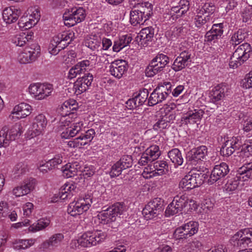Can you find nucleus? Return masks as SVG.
<instances>
[{
    "label": "nucleus",
    "mask_w": 252,
    "mask_h": 252,
    "mask_svg": "<svg viewBox=\"0 0 252 252\" xmlns=\"http://www.w3.org/2000/svg\"><path fill=\"white\" fill-rule=\"evenodd\" d=\"M106 236V234L100 230H94L85 232L81 236L84 248H90L102 242Z\"/></svg>",
    "instance_id": "obj_13"
},
{
    "label": "nucleus",
    "mask_w": 252,
    "mask_h": 252,
    "mask_svg": "<svg viewBox=\"0 0 252 252\" xmlns=\"http://www.w3.org/2000/svg\"><path fill=\"white\" fill-rule=\"evenodd\" d=\"M80 166L77 162L68 163L62 167V171L63 175L66 178H71L81 172Z\"/></svg>",
    "instance_id": "obj_34"
},
{
    "label": "nucleus",
    "mask_w": 252,
    "mask_h": 252,
    "mask_svg": "<svg viewBox=\"0 0 252 252\" xmlns=\"http://www.w3.org/2000/svg\"><path fill=\"white\" fill-rule=\"evenodd\" d=\"M242 142L239 136L233 137L223 144L220 149V153L223 156H231L234 151L241 147Z\"/></svg>",
    "instance_id": "obj_24"
},
{
    "label": "nucleus",
    "mask_w": 252,
    "mask_h": 252,
    "mask_svg": "<svg viewBox=\"0 0 252 252\" xmlns=\"http://www.w3.org/2000/svg\"><path fill=\"white\" fill-rule=\"evenodd\" d=\"M40 53V46L36 44L27 47L20 53L18 57L20 63L26 64L32 63L39 56Z\"/></svg>",
    "instance_id": "obj_15"
},
{
    "label": "nucleus",
    "mask_w": 252,
    "mask_h": 252,
    "mask_svg": "<svg viewBox=\"0 0 252 252\" xmlns=\"http://www.w3.org/2000/svg\"><path fill=\"white\" fill-rule=\"evenodd\" d=\"M154 170L150 171L148 169H145L142 175L145 179L152 178L156 175H162L166 174L168 171V165L166 161L159 160L154 163Z\"/></svg>",
    "instance_id": "obj_21"
},
{
    "label": "nucleus",
    "mask_w": 252,
    "mask_h": 252,
    "mask_svg": "<svg viewBox=\"0 0 252 252\" xmlns=\"http://www.w3.org/2000/svg\"><path fill=\"white\" fill-rule=\"evenodd\" d=\"M248 6L243 11L242 16L244 22H247L252 18V0H246Z\"/></svg>",
    "instance_id": "obj_55"
},
{
    "label": "nucleus",
    "mask_w": 252,
    "mask_h": 252,
    "mask_svg": "<svg viewBox=\"0 0 252 252\" xmlns=\"http://www.w3.org/2000/svg\"><path fill=\"white\" fill-rule=\"evenodd\" d=\"M20 14V10L14 6H10L3 10L2 18L6 24H10L17 21Z\"/></svg>",
    "instance_id": "obj_28"
},
{
    "label": "nucleus",
    "mask_w": 252,
    "mask_h": 252,
    "mask_svg": "<svg viewBox=\"0 0 252 252\" xmlns=\"http://www.w3.org/2000/svg\"><path fill=\"white\" fill-rule=\"evenodd\" d=\"M29 92L36 100L46 99L52 94L53 86L48 83H32L29 87Z\"/></svg>",
    "instance_id": "obj_9"
},
{
    "label": "nucleus",
    "mask_w": 252,
    "mask_h": 252,
    "mask_svg": "<svg viewBox=\"0 0 252 252\" xmlns=\"http://www.w3.org/2000/svg\"><path fill=\"white\" fill-rule=\"evenodd\" d=\"M149 94L148 90L146 89L140 90L137 94L135 95V98L138 101V104L142 105L147 99Z\"/></svg>",
    "instance_id": "obj_57"
},
{
    "label": "nucleus",
    "mask_w": 252,
    "mask_h": 252,
    "mask_svg": "<svg viewBox=\"0 0 252 252\" xmlns=\"http://www.w3.org/2000/svg\"><path fill=\"white\" fill-rule=\"evenodd\" d=\"M237 174L238 175V179L243 182L252 179V162L244 164L239 168Z\"/></svg>",
    "instance_id": "obj_35"
},
{
    "label": "nucleus",
    "mask_w": 252,
    "mask_h": 252,
    "mask_svg": "<svg viewBox=\"0 0 252 252\" xmlns=\"http://www.w3.org/2000/svg\"><path fill=\"white\" fill-rule=\"evenodd\" d=\"M23 132L22 126L18 123L3 126L0 130V148L8 147L12 141L20 137Z\"/></svg>",
    "instance_id": "obj_2"
},
{
    "label": "nucleus",
    "mask_w": 252,
    "mask_h": 252,
    "mask_svg": "<svg viewBox=\"0 0 252 252\" xmlns=\"http://www.w3.org/2000/svg\"><path fill=\"white\" fill-rule=\"evenodd\" d=\"M215 6L212 3H205L200 8L196 10L194 23L198 28L203 27L206 30L213 22Z\"/></svg>",
    "instance_id": "obj_1"
},
{
    "label": "nucleus",
    "mask_w": 252,
    "mask_h": 252,
    "mask_svg": "<svg viewBox=\"0 0 252 252\" xmlns=\"http://www.w3.org/2000/svg\"><path fill=\"white\" fill-rule=\"evenodd\" d=\"M118 162L124 169H126L132 166V159L131 156L125 155L123 156Z\"/></svg>",
    "instance_id": "obj_59"
},
{
    "label": "nucleus",
    "mask_w": 252,
    "mask_h": 252,
    "mask_svg": "<svg viewBox=\"0 0 252 252\" xmlns=\"http://www.w3.org/2000/svg\"><path fill=\"white\" fill-rule=\"evenodd\" d=\"M241 86L246 89L252 88V70L247 74L242 80Z\"/></svg>",
    "instance_id": "obj_61"
},
{
    "label": "nucleus",
    "mask_w": 252,
    "mask_h": 252,
    "mask_svg": "<svg viewBox=\"0 0 252 252\" xmlns=\"http://www.w3.org/2000/svg\"><path fill=\"white\" fill-rule=\"evenodd\" d=\"M169 126V118L165 115L160 118L153 126V128L156 131H160L166 128Z\"/></svg>",
    "instance_id": "obj_52"
},
{
    "label": "nucleus",
    "mask_w": 252,
    "mask_h": 252,
    "mask_svg": "<svg viewBox=\"0 0 252 252\" xmlns=\"http://www.w3.org/2000/svg\"><path fill=\"white\" fill-rule=\"evenodd\" d=\"M241 179H238V175L232 179L229 180L224 186V189L227 192H232L238 188L240 181Z\"/></svg>",
    "instance_id": "obj_51"
},
{
    "label": "nucleus",
    "mask_w": 252,
    "mask_h": 252,
    "mask_svg": "<svg viewBox=\"0 0 252 252\" xmlns=\"http://www.w3.org/2000/svg\"><path fill=\"white\" fill-rule=\"evenodd\" d=\"M201 243L197 240H194L189 243L184 248L182 252H199L202 249Z\"/></svg>",
    "instance_id": "obj_46"
},
{
    "label": "nucleus",
    "mask_w": 252,
    "mask_h": 252,
    "mask_svg": "<svg viewBox=\"0 0 252 252\" xmlns=\"http://www.w3.org/2000/svg\"><path fill=\"white\" fill-rule=\"evenodd\" d=\"M162 203L159 198H155L150 201L143 209L142 214L147 220L157 217L162 211Z\"/></svg>",
    "instance_id": "obj_14"
},
{
    "label": "nucleus",
    "mask_w": 252,
    "mask_h": 252,
    "mask_svg": "<svg viewBox=\"0 0 252 252\" xmlns=\"http://www.w3.org/2000/svg\"><path fill=\"white\" fill-rule=\"evenodd\" d=\"M36 242L35 239H18L14 240L13 243V248L15 250H25L33 246Z\"/></svg>",
    "instance_id": "obj_38"
},
{
    "label": "nucleus",
    "mask_w": 252,
    "mask_h": 252,
    "mask_svg": "<svg viewBox=\"0 0 252 252\" xmlns=\"http://www.w3.org/2000/svg\"><path fill=\"white\" fill-rule=\"evenodd\" d=\"M95 135L94 130L91 128L80 136L68 142V145L71 148H82L86 146L90 145Z\"/></svg>",
    "instance_id": "obj_17"
},
{
    "label": "nucleus",
    "mask_w": 252,
    "mask_h": 252,
    "mask_svg": "<svg viewBox=\"0 0 252 252\" xmlns=\"http://www.w3.org/2000/svg\"><path fill=\"white\" fill-rule=\"evenodd\" d=\"M23 215L25 217H30L33 210V204L31 202H27L22 207Z\"/></svg>",
    "instance_id": "obj_64"
},
{
    "label": "nucleus",
    "mask_w": 252,
    "mask_h": 252,
    "mask_svg": "<svg viewBox=\"0 0 252 252\" xmlns=\"http://www.w3.org/2000/svg\"><path fill=\"white\" fill-rule=\"evenodd\" d=\"M123 170L124 169L117 161L112 166L109 175L111 178L117 177L121 174Z\"/></svg>",
    "instance_id": "obj_60"
},
{
    "label": "nucleus",
    "mask_w": 252,
    "mask_h": 252,
    "mask_svg": "<svg viewBox=\"0 0 252 252\" xmlns=\"http://www.w3.org/2000/svg\"><path fill=\"white\" fill-rule=\"evenodd\" d=\"M147 20L146 18L142 14V13H141L138 9L132 10L130 12V22L133 26H136L138 24L142 25Z\"/></svg>",
    "instance_id": "obj_40"
},
{
    "label": "nucleus",
    "mask_w": 252,
    "mask_h": 252,
    "mask_svg": "<svg viewBox=\"0 0 252 252\" xmlns=\"http://www.w3.org/2000/svg\"><path fill=\"white\" fill-rule=\"evenodd\" d=\"M76 113H70L68 115H61V116L57 118L58 122L56 123V130L60 131L65 130L67 127H69L70 125L73 122L74 118H76Z\"/></svg>",
    "instance_id": "obj_30"
},
{
    "label": "nucleus",
    "mask_w": 252,
    "mask_h": 252,
    "mask_svg": "<svg viewBox=\"0 0 252 252\" xmlns=\"http://www.w3.org/2000/svg\"><path fill=\"white\" fill-rule=\"evenodd\" d=\"M101 39L95 36L90 37L85 41V45L93 51H98L101 48Z\"/></svg>",
    "instance_id": "obj_45"
},
{
    "label": "nucleus",
    "mask_w": 252,
    "mask_h": 252,
    "mask_svg": "<svg viewBox=\"0 0 252 252\" xmlns=\"http://www.w3.org/2000/svg\"><path fill=\"white\" fill-rule=\"evenodd\" d=\"M206 174L195 169L192 170L179 182V187L183 191L193 189L202 185Z\"/></svg>",
    "instance_id": "obj_4"
},
{
    "label": "nucleus",
    "mask_w": 252,
    "mask_h": 252,
    "mask_svg": "<svg viewBox=\"0 0 252 252\" xmlns=\"http://www.w3.org/2000/svg\"><path fill=\"white\" fill-rule=\"evenodd\" d=\"M153 63L162 70L169 62V59L166 55L160 53L158 54L152 61Z\"/></svg>",
    "instance_id": "obj_44"
},
{
    "label": "nucleus",
    "mask_w": 252,
    "mask_h": 252,
    "mask_svg": "<svg viewBox=\"0 0 252 252\" xmlns=\"http://www.w3.org/2000/svg\"><path fill=\"white\" fill-rule=\"evenodd\" d=\"M160 70H161L159 69L158 67H157L155 64L153 63L152 62H151L149 65L145 69V74L146 76L151 77L154 76Z\"/></svg>",
    "instance_id": "obj_58"
},
{
    "label": "nucleus",
    "mask_w": 252,
    "mask_h": 252,
    "mask_svg": "<svg viewBox=\"0 0 252 252\" xmlns=\"http://www.w3.org/2000/svg\"><path fill=\"white\" fill-rule=\"evenodd\" d=\"M180 49L181 52L174 60L172 66V68L175 71L181 70L191 62V53L188 50L182 49V47Z\"/></svg>",
    "instance_id": "obj_26"
},
{
    "label": "nucleus",
    "mask_w": 252,
    "mask_h": 252,
    "mask_svg": "<svg viewBox=\"0 0 252 252\" xmlns=\"http://www.w3.org/2000/svg\"><path fill=\"white\" fill-rule=\"evenodd\" d=\"M35 180L30 178L25 180L20 185L14 187L11 193L16 197H20L30 193L34 188Z\"/></svg>",
    "instance_id": "obj_19"
},
{
    "label": "nucleus",
    "mask_w": 252,
    "mask_h": 252,
    "mask_svg": "<svg viewBox=\"0 0 252 252\" xmlns=\"http://www.w3.org/2000/svg\"><path fill=\"white\" fill-rule=\"evenodd\" d=\"M207 148L205 146H201L192 152L190 159L195 162L203 160L207 155Z\"/></svg>",
    "instance_id": "obj_41"
},
{
    "label": "nucleus",
    "mask_w": 252,
    "mask_h": 252,
    "mask_svg": "<svg viewBox=\"0 0 252 252\" xmlns=\"http://www.w3.org/2000/svg\"><path fill=\"white\" fill-rule=\"evenodd\" d=\"M171 87L169 82L161 83L151 94L148 99L149 105L153 106L165 100L171 92Z\"/></svg>",
    "instance_id": "obj_7"
},
{
    "label": "nucleus",
    "mask_w": 252,
    "mask_h": 252,
    "mask_svg": "<svg viewBox=\"0 0 252 252\" xmlns=\"http://www.w3.org/2000/svg\"><path fill=\"white\" fill-rule=\"evenodd\" d=\"M50 166L53 169L56 168L58 165L63 162V157L61 154L56 155L53 158L48 161Z\"/></svg>",
    "instance_id": "obj_63"
},
{
    "label": "nucleus",
    "mask_w": 252,
    "mask_h": 252,
    "mask_svg": "<svg viewBox=\"0 0 252 252\" xmlns=\"http://www.w3.org/2000/svg\"><path fill=\"white\" fill-rule=\"evenodd\" d=\"M153 5L149 2H145L140 4L138 10L148 20L153 15Z\"/></svg>",
    "instance_id": "obj_47"
},
{
    "label": "nucleus",
    "mask_w": 252,
    "mask_h": 252,
    "mask_svg": "<svg viewBox=\"0 0 252 252\" xmlns=\"http://www.w3.org/2000/svg\"><path fill=\"white\" fill-rule=\"evenodd\" d=\"M187 196L184 194L177 195L167 206L165 210L166 216H172L181 212L188 206Z\"/></svg>",
    "instance_id": "obj_16"
},
{
    "label": "nucleus",
    "mask_w": 252,
    "mask_h": 252,
    "mask_svg": "<svg viewBox=\"0 0 252 252\" xmlns=\"http://www.w3.org/2000/svg\"><path fill=\"white\" fill-rule=\"evenodd\" d=\"M92 200L90 196L86 195L84 198L70 203L67 208L68 213L73 217L82 214L90 208Z\"/></svg>",
    "instance_id": "obj_11"
},
{
    "label": "nucleus",
    "mask_w": 252,
    "mask_h": 252,
    "mask_svg": "<svg viewBox=\"0 0 252 252\" xmlns=\"http://www.w3.org/2000/svg\"><path fill=\"white\" fill-rule=\"evenodd\" d=\"M74 36V33L69 31H64L54 36L48 47L50 54L54 56L57 55L69 44Z\"/></svg>",
    "instance_id": "obj_3"
},
{
    "label": "nucleus",
    "mask_w": 252,
    "mask_h": 252,
    "mask_svg": "<svg viewBox=\"0 0 252 252\" xmlns=\"http://www.w3.org/2000/svg\"><path fill=\"white\" fill-rule=\"evenodd\" d=\"M86 17L85 9L82 7H74L66 9L63 15L64 25L72 27L83 21Z\"/></svg>",
    "instance_id": "obj_8"
},
{
    "label": "nucleus",
    "mask_w": 252,
    "mask_h": 252,
    "mask_svg": "<svg viewBox=\"0 0 252 252\" xmlns=\"http://www.w3.org/2000/svg\"><path fill=\"white\" fill-rule=\"evenodd\" d=\"M245 33L239 30L232 35L230 41L232 45H237L245 39Z\"/></svg>",
    "instance_id": "obj_56"
},
{
    "label": "nucleus",
    "mask_w": 252,
    "mask_h": 252,
    "mask_svg": "<svg viewBox=\"0 0 252 252\" xmlns=\"http://www.w3.org/2000/svg\"><path fill=\"white\" fill-rule=\"evenodd\" d=\"M93 80V76L90 73L78 78L74 83L73 89L74 93L78 95L86 92L91 85Z\"/></svg>",
    "instance_id": "obj_23"
},
{
    "label": "nucleus",
    "mask_w": 252,
    "mask_h": 252,
    "mask_svg": "<svg viewBox=\"0 0 252 252\" xmlns=\"http://www.w3.org/2000/svg\"><path fill=\"white\" fill-rule=\"evenodd\" d=\"M152 161L157 159L160 155L159 147L157 145H152L148 148L144 152Z\"/></svg>",
    "instance_id": "obj_50"
},
{
    "label": "nucleus",
    "mask_w": 252,
    "mask_h": 252,
    "mask_svg": "<svg viewBox=\"0 0 252 252\" xmlns=\"http://www.w3.org/2000/svg\"><path fill=\"white\" fill-rule=\"evenodd\" d=\"M72 121L73 122L70 125L69 127H66L65 130L61 133V136L62 138L68 139L75 136L83 127V122L78 118L77 115L76 118H74Z\"/></svg>",
    "instance_id": "obj_25"
},
{
    "label": "nucleus",
    "mask_w": 252,
    "mask_h": 252,
    "mask_svg": "<svg viewBox=\"0 0 252 252\" xmlns=\"http://www.w3.org/2000/svg\"><path fill=\"white\" fill-rule=\"evenodd\" d=\"M97 59V56L95 55L92 56L88 60H84L83 61L78 62L77 64L80 69L82 73H84L85 71L88 69L90 67H93L95 64L96 61Z\"/></svg>",
    "instance_id": "obj_43"
},
{
    "label": "nucleus",
    "mask_w": 252,
    "mask_h": 252,
    "mask_svg": "<svg viewBox=\"0 0 252 252\" xmlns=\"http://www.w3.org/2000/svg\"><path fill=\"white\" fill-rule=\"evenodd\" d=\"M174 237L176 239H186L189 236L187 232H185V230L183 226L176 229L173 234Z\"/></svg>",
    "instance_id": "obj_62"
},
{
    "label": "nucleus",
    "mask_w": 252,
    "mask_h": 252,
    "mask_svg": "<svg viewBox=\"0 0 252 252\" xmlns=\"http://www.w3.org/2000/svg\"><path fill=\"white\" fill-rule=\"evenodd\" d=\"M183 227L189 237L196 234L198 230V223L196 221H189L183 225Z\"/></svg>",
    "instance_id": "obj_49"
},
{
    "label": "nucleus",
    "mask_w": 252,
    "mask_h": 252,
    "mask_svg": "<svg viewBox=\"0 0 252 252\" xmlns=\"http://www.w3.org/2000/svg\"><path fill=\"white\" fill-rule=\"evenodd\" d=\"M26 12L32 20V22L34 23V25H35L40 17V11L38 8L36 7H31L28 9Z\"/></svg>",
    "instance_id": "obj_53"
},
{
    "label": "nucleus",
    "mask_w": 252,
    "mask_h": 252,
    "mask_svg": "<svg viewBox=\"0 0 252 252\" xmlns=\"http://www.w3.org/2000/svg\"><path fill=\"white\" fill-rule=\"evenodd\" d=\"M76 185L72 183H65L61 188L58 196L62 200L70 198L76 192Z\"/></svg>",
    "instance_id": "obj_32"
},
{
    "label": "nucleus",
    "mask_w": 252,
    "mask_h": 252,
    "mask_svg": "<svg viewBox=\"0 0 252 252\" xmlns=\"http://www.w3.org/2000/svg\"><path fill=\"white\" fill-rule=\"evenodd\" d=\"M252 48L250 44L244 43L237 47L230 58V67L235 68L240 66L250 57Z\"/></svg>",
    "instance_id": "obj_5"
},
{
    "label": "nucleus",
    "mask_w": 252,
    "mask_h": 252,
    "mask_svg": "<svg viewBox=\"0 0 252 252\" xmlns=\"http://www.w3.org/2000/svg\"><path fill=\"white\" fill-rule=\"evenodd\" d=\"M29 170L27 164L25 162L18 163L14 167L12 172L15 178H19Z\"/></svg>",
    "instance_id": "obj_48"
},
{
    "label": "nucleus",
    "mask_w": 252,
    "mask_h": 252,
    "mask_svg": "<svg viewBox=\"0 0 252 252\" xmlns=\"http://www.w3.org/2000/svg\"><path fill=\"white\" fill-rule=\"evenodd\" d=\"M227 89L223 84H220L214 87L210 91L209 97L214 102L221 100L225 96V91Z\"/></svg>",
    "instance_id": "obj_31"
},
{
    "label": "nucleus",
    "mask_w": 252,
    "mask_h": 252,
    "mask_svg": "<svg viewBox=\"0 0 252 252\" xmlns=\"http://www.w3.org/2000/svg\"><path fill=\"white\" fill-rule=\"evenodd\" d=\"M18 25L20 28L29 29L34 26V23L32 22V20L27 14V12H26L24 15L20 18L18 22Z\"/></svg>",
    "instance_id": "obj_54"
},
{
    "label": "nucleus",
    "mask_w": 252,
    "mask_h": 252,
    "mask_svg": "<svg viewBox=\"0 0 252 252\" xmlns=\"http://www.w3.org/2000/svg\"><path fill=\"white\" fill-rule=\"evenodd\" d=\"M47 124V119L42 114L35 117L34 121L25 134L27 139H31L41 134L44 130Z\"/></svg>",
    "instance_id": "obj_10"
},
{
    "label": "nucleus",
    "mask_w": 252,
    "mask_h": 252,
    "mask_svg": "<svg viewBox=\"0 0 252 252\" xmlns=\"http://www.w3.org/2000/svg\"><path fill=\"white\" fill-rule=\"evenodd\" d=\"M50 223V220L48 218H41L38 220L36 223L30 225L29 227V231L35 232L43 230L48 227Z\"/></svg>",
    "instance_id": "obj_42"
},
{
    "label": "nucleus",
    "mask_w": 252,
    "mask_h": 252,
    "mask_svg": "<svg viewBox=\"0 0 252 252\" xmlns=\"http://www.w3.org/2000/svg\"><path fill=\"white\" fill-rule=\"evenodd\" d=\"M132 40L130 34H125L120 36L114 41L112 47L113 51L115 52H119L125 47L128 46Z\"/></svg>",
    "instance_id": "obj_33"
},
{
    "label": "nucleus",
    "mask_w": 252,
    "mask_h": 252,
    "mask_svg": "<svg viewBox=\"0 0 252 252\" xmlns=\"http://www.w3.org/2000/svg\"><path fill=\"white\" fill-rule=\"evenodd\" d=\"M231 244L235 247L246 248L252 242V228L241 229L230 239Z\"/></svg>",
    "instance_id": "obj_12"
},
{
    "label": "nucleus",
    "mask_w": 252,
    "mask_h": 252,
    "mask_svg": "<svg viewBox=\"0 0 252 252\" xmlns=\"http://www.w3.org/2000/svg\"><path fill=\"white\" fill-rule=\"evenodd\" d=\"M154 35V30L152 27H147L143 29L137 35V40L141 44L145 45L148 42L152 41Z\"/></svg>",
    "instance_id": "obj_36"
},
{
    "label": "nucleus",
    "mask_w": 252,
    "mask_h": 252,
    "mask_svg": "<svg viewBox=\"0 0 252 252\" xmlns=\"http://www.w3.org/2000/svg\"><path fill=\"white\" fill-rule=\"evenodd\" d=\"M64 238L62 233L54 234L41 244V248L45 252L55 250L61 246Z\"/></svg>",
    "instance_id": "obj_20"
},
{
    "label": "nucleus",
    "mask_w": 252,
    "mask_h": 252,
    "mask_svg": "<svg viewBox=\"0 0 252 252\" xmlns=\"http://www.w3.org/2000/svg\"><path fill=\"white\" fill-rule=\"evenodd\" d=\"M229 171L228 166L224 162L215 165L210 175V182L213 183L224 177Z\"/></svg>",
    "instance_id": "obj_27"
},
{
    "label": "nucleus",
    "mask_w": 252,
    "mask_h": 252,
    "mask_svg": "<svg viewBox=\"0 0 252 252\" xmlns=\"http://www.w3.org/2000/svg\"><path fill=\"white\" fill-rule=\"evenodd\" d=\"M33 33L32 32H28L27 33H21L14 35L11 38L12 42L18 46H24L27 42L30 41L32 39Z\"/></svg>",
    "instance_id": "obj_37"
},
{
    "label": "nucleus",
    "mask_w": 252,
    "mask_h": 252,
    "mask_svg": "<svg viewBox=\"0 0 252 252\" xmlns=\"http://www.w3.org/2000/svg\"><path fill=\"white\" fill-rule=\"evenodd\" d=\"M127 69V63L123 60L114 61L109 66L110 74L117 79L121 78Z\"/></svg>",
    "instance_id": "obj_22"
},
{
    "label": "nucleus",
    "mask_w": 252,
    "mask_h": 252,
    "mask_svg": "<svg viewBox=\"0 0 252 252\" xmlns=\"http://www.w3.org/2000/svg\"><path fill=\"white\" fill-rule=\"evenodd\" d=\"M168 157L175 166L181 165L184 161V158L180 151L174 148L168 152Z\"/></svg>",
    "instance_id": "obj_39"
},
{
    "label": "nucleus",
    "mask_w": 252,
    "mask_h": 252,
    "mask_svg": "<svg viewBox=\"0 0 252 252\" xmlns=\"http://www.w3.org/2000/svg\"><path fill=\"white\" fill-rule=\"evenodd\" d=\"M32 111V106L27 103L22 102L14 106L9 118L13 121L25 118L29 116Z\"/></svg>",
    "instance_id": "obj_18"
},
{
    "label": "nucleus",
    "mask_w": 252,
    "mask_h": 252,
    "mask_svg": "<svg viewBox=\"0 0 252 252\" xmlns=\"http://www.w3.org/2000/svg\"><path fill=\"white\" fill-rule=\"evenodd\" d=\"M125 210L124 205L121 203H117L112 206L104 210L97 215L100 223L108 224L116 220V217L121 215Z\"/></svg>",
    "instance_id": "obj_6"
},
{
    "label": "nucleus",
    "mask_w": 252,
    "mask_h": 252,
    "mask_svg": "<svg viewBox=\"0 0 252 252\" xmlns=\"http://www.w3.org/2000/svg\"><path fill=\"white\" fill-rule=\"evenodd\" d=\"M203 114L202 109L190 110L182 117V121L186 124L197 123L201 120Z\"/></svg>",
    "instance_id": "obj_29"
}]
</instances>
